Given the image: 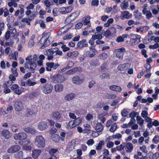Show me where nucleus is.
Instances as JSON below:
<instances>
[{
  "label": "nucleus",
  "mask_w": 159,
  "mask_h": 159,
  "mask_svg": "<svg viewBox=\"0 0 159 159\" xmlns=\"http://www.w3.org/2000/svg\"><path fill=\"white\" fill-rule=\"evenodd\" d=\"M38 59V56L36 55H34L33 56L30 55L26 58V62L25 64V67L26 69H28L34 73L37 65L36 61Z\"/></svg>",
  "instance_id": "nucleus-1"
},
{
  "label": "nucleus",
  "mask_w": 159,
  "mask_h": 159,
  "mask_svg": "<svg viewBox=\"0 0 159 159\" xmlns=\"http://www.w3.org/2000/svg\"><path fill=\"white\" fill-rule=\"evenodd\" d=\"M34 143L37 148H43L45 146V140L42 135H38L35 138Z\"/></svg>",
  "instance_id": "nucleus-2"
},
{
  "label": "nucleus",
  "mask_w": 159,
  "mask_h": 159,
  "mask_svg": "<svg viewBox=\"0 0 159 159\" xmlns=\"http://www.w3.org/2000/svg\"><path fill=\"white\" fill-rule=\"evenodd\" d=\"M43 36L39 41V43H40V42H41V40H42L43 36L46 37H47V38L45 40V42H44L43 44L41 47V49H43L46 47L48 46L49 45H50L51 43L53 42V39L50 37V33L44 32L43 34Z\"/></svg>",
  "instance_id": "nucleus-3"
},
{
  "label": "nucleus",
  "mask_w": 159,
  "mask_h": 159,
  "mask_svg": "<svg viewBox=\"0 0 159 159\" xmlns=\"http://www.w3.org/2000/svg\"><path fill=\"white\" fill-rule=\"evenodd\" d=\"M52 78V82L55 84L62 83L66 79L65 76L59 73L53 75Z\"/></svg>",
  "instance_id": "nucleus-4"
},
{
  "label": "nucleus",
  "mask_w": 159,
  "mask_h": 159,
  "mask_svg": "<svg viewBox=\"0 0 159 159\" xmlns=\"http://www.w3.org/2000/svg\"><path fill=\"white\" fill-rule=\"evenodd\" d=\"M41 88L43 93L45 94H48L51 92L53 88L51 84H47L41 86Z\"/></svg>",
  "instance_id": "nucleus-5"
},
{
  "label": "nucleus",
  "mask_w": 159,
  "mask_h": 159,
  "mask_svg": "<svg viewBox=\"0 0 159 159\" xmlns=\"http://www.w3.org/2000/svg\"><path fill=\"white\" fill-rule=\"evenodd\" d=\"M13 105L15 111H20L24 108V105L22 102L19 100L15 101L13 102Z\"/></svg>",
  "instance_id": "nucleus-6"
},
{
  "label": "nucleus",
  "mask_w": 159,
  "mask_h": 159,
  "mask_svg": "<svg viewBox=\"0 0 159 159\" xmlns=\"http://www.w3.org/2000/svg\"><path fill=\"white\" fill-rule=\"evenodd\" d=\"M75 14L76 12L70 15L65 20V23L66 24V25L64 26V28H66V30L70 29L73 26V23H71V21L72 20L71 18V17L72 16H75Z\"/></svg>",
  "instance_id": "nucleus-7"
},
{
  "label": "nucleus",
  "mask_w": 159,
  "mask_h": 159,
  "mask_svg": "<svg viewBox=\"0 0 159 159\" xmlns=\"http://www.w3.org/2000/svg\"><path fill=\"white\" fill-rule=\"evenodd\" d=\"M27 136L26 133L24 132H21L15 134L13 136V138L16 140H23L25 139Z\"/></svg>",
  "instance_id": "nucleus-8"
},
{
  "label": "nucleus",
  "mask_w": 159,
  "mask_h": 159,
  "mask_svg": "<svg viewBox=\"0 0 159 159\" xmlns=\"http://www.w3.org/2000/svg\"><path fill=\"white\" fill-rule=\"evenodd\" d=\"M56 51H54L53 48H51L50 49H48L47 50L44 52V54L47 56L48 57L47 59L48 60H52L53 58V54L55 53Z\"/></svg>",
  "instance_id": "nucleus-9"
},
{
  "label": "nucleus",
  "mask_w": 159,
  "mask_h": 159,
  "mask_svg": "<svg viewBox=\"0 0 159 159\" xmlns=\"http://www.w3.org/2000/svg\"><path fill=\"white\" fill-rule=\"evenodd\" d=\"M46 70L48 71H51L52 68L53 70H55L59 66L58 64H54V62H47L46 64Z\"/></svg>",
  "instance_id": "nucleus-10"
},
{
  "label": "nucleus",
  "mask_w": 159,
  "mask_h": 159,
  "mask_svg": "<svg viewBox=\"0 0 159 159\" xmlns=\"http://www.w3.org/2000/svg\"><path fill=\"white\" fill-rule=\"evenodd\" d=\"M95 126V129L97 132H100L102 131L104 128L103 125L100 122H98L96 120L93 121V122Z\"/></svg>",
  "instance_id": "nucleus-11"
},
{
  "label": "nucleus",
  "mask_w": 159,
  "mask_h": 159,
  "mask_svg": "<svg viewBox=\"0 0 159 159\" xmlns=\"http://www.w3.org/2000/svg\"><path fill=\"white\" fill-rule=\"evenodd\" d=\"M20 149V146L18 145H13L7 150V152L9 153H14L19 151Z\"/></svg>",
  "instance_id": "nucleus-12"
},
{
  "label": "nucleus",
  "mask_w": 159,
  "mask_h": 159,
  "mask_svg": "<svg viewBox=\"0 0 159 159\" xmlns=\"http://www.w3.org/2000/svg\"><path fill=\"white\" fill-rule=\"evenodd\" d=\"M71 80L73 83L76 84H81L84 81L83 79H80L79 76L76 75Z\"/></svg>",
  "instance_id": "nucleus-13"
},
{
  "label": "nucleus",
  "mask_w": 159,
  "mask_h": 159,
  "mask_svg": "<svg viewBox=\"0 0 159 159\" xmlns=\"http://www.w3.org/2000/svg\"><path fill=\"white\" fill-rule=\"evenodd\" d=\"M48 127L47 123L46 121H41L38 125V128L41 131L46 130Z\"/></svg>",
  "instance_id": "nucleus-14"
},
{
  "label": "nucleus",
  "mask_w": 159,
  "mask_h": 159,
  "mask_svg": "<svg viewBox=\"0 0 159 159\" xmlns=\"http://www.w3.org/2000/svg\"><path fill=\"white\" fill-rule=\"evenodd\" d=\"M1 135L5 139H9L11 136V134L7 129H4L2 131Z\"/></svg>",
  "instance_id": "nucleus-15"
},
{
  "label": "nucleus",
  "mask_w": 159,
  "mask_h": 159,
  "mask_svg": "<svg viewBox=\"0 0 159 159\" xmlns=\"http://www.w3.org/2000/svg\"><path fill=\"white\" fill-rule=\"evenodd\" d=\"M20 10H18L15 12L14 16H18L19 13H20V15L22 16V17L23 16V15L24 14V10L23 8L24 6L23 5H20L19 6Z\"/></svg>",
  "instance_id": "nucleus-16"
},
{
  "label": "nucleus",
  "mask_w": 159,
  "mask_h": 159,
  "mask_svg": "<svg viewBox=\"0 0 159 159\" xmlns=\"http://www.w3.org/2000/svg\"><path fill=\"white\" fill-rule=\"evenodd\" d=\"M41 152V150L39 149H34L32 151V156L34 159L38 158Z\"/></svg>",
  "instance_id": "nucleus-17"
},
{
  "label": "nucleus",
  "mask_w": 159,
  "mask_h": 159,
  "mask_svg": "<svg viewBox=\"0 0 159 159\" xmlns=\"http://www.w3.org/2000/svg\"><path fill=\"white\" fill-rule=\"evenodd\" d=\"M129 65L128 64H120L117 67V69L120 71H125L129 68Z\"/></svg>",
  "instance_id": "nucleus-18"
},
{
  "label": "nucleus",
  "mask_w": 159,
  "mask_h": 159,
  "mask_svg": "<svg viewBox=\"0 0 159 159\" xmlns=\"http://www.w3.org/2000/svg\"><path fill=\"white\" fill-rule=\"evenodd\" d=\"M75 145V141L74 140H72L71 142L68 143L67 146V149L69 151H71L74 149Z\"/></svg>",
  "instance_id": "nucleus-19"
},
{
  "label": "nucleus",
  "mask_w": 159,
  "mask_h": 159,
  "mask_svg": "<svg viewBox=\"0 0 159 159\" xmlns=\"http://www.w3.org/2000/svg\"><path fill=\"white\" fill-rule=\"evenodd\" d=\"M54 90L57 92H61L63 89V85L61 84L55 85L54 87Z\"/></svg>",
  "instance_id": "nucleus-20"
},
{
  "label": "nucleus",
  "mask_w": 159,
  "mask_h": 159,
  "mask_svg": "<svg viewBox=\"0 0 159 159\" xmlns=\"http://www.w3.org/2000/svg\"><path fill=\"white\" fill-rule=\"evenodd\" d=\"M24 130L26 133L31 134H35L36 133V130L30 127L24 128Z\"/></svg>",
  "instance_id": "nucleus-21"
},
{
  "label": "nucleus",
  "mask_w": 159,
  "mask_h": 159,
  "mask_svg": "<svg viewBox=\"0 0 159 159\" xmlns=\"http://www.w3.org/2000/svg\"><path fill=\"white\" fill-rule=\"evenodd\" d=\"M86 42L85 39H83L79 42L77 44V47L80 48L88 47V44Z\"/></svg>",
  "instance_id": "nucleus-22"
},
{
  "label": "nucleus",
  "mask_w": 159,
  "mask_h": 159,
  "mask_svg": "<svg viewBox=\"0 0 159 159\" xmlns=\"http://www.w3.org/2000/svg\"><path fill=\"white\" fill-rule=\"evenodd\" d=\"M120 6L122 10H125L129 6V3L128 2L123 1L120 4Z\"/></svg>",
  "instance_id": "nucleus-23"
},
{
  "label": "nucleus",
  "mask_w": 159,
  "mask_h": 159,
  "mask_svg": "<svg viewBox=\"0 0 159 159\" xmlns=\"http://www.w3.org/2000/svg\"><path fill=\"white\" fill-rule=\"evenodd\" d=\"M35 38V35L33 34L31 36L30 40L28 42V46L29 47H33L34 44V39Z\"/></svg>",
  "instance_id": "nucleus-24"
},
{
  "label": "nucleus",
  "mask_w": 159,
  "mask_h": 159,
  "mask_svg": "<svg viewBox=\"0 0 159 159\" xmlns=\"http://www.w3.org/2000/svg\"><path fill=\"white\" fill-rule=\"evenodd\" d=\"M109 89L110 90L117 92H120L122 90V89L120 87L116 85L110 86Z\"/></svg>",
  "instance_id": "nucleus-25"
},
{
  "label": "nucleus",
  "mask_w": 159,
  "mask_h": 159,
  "mask_svg": "<svg viewBox=\"0 0 159 159\" xmlns=\"http://www.w3.org/2000/svg\"><path fill=\"white\" fill-rule=\"evenodd\" d=\"M75 97V94L74 93H70L67 94L65 97V99L66 101L72 100Z\"/></svg>",
  "instance_id": "nucleus-26"
},
{
  "label": "nucleus",
  "mask_w": 159,
  "mask_h": 159,
  "mask_svg": "<svg viewBox=\"0 0 159 159\" xmlns=\"http://www.w3.org/2000/svg\"><path fill=\"white\" fill-rule=\"evenodd\" d=\"M123 16L126 19H128L132 16V15L127 11H125L121 12Z\"/></svg>",
  "instance_id": "nucleus-27"
},
{
  "label": "nucleus",
  "mask_w": 159,
  "mask_h": 159,
  "mask_svg": "<svg viewBox=\"0 0 159 159\" xmlns=\"http://www.w3.org/2000/svg\"><path fill=\"white\" fill-rule=\"evenodd\" d=\"M104 144V141L103 140H101L98 144L96 146L95 149L97 150H100L102 149V147Z\"/></svg>",
  "instance_id": "nucleus-28"
},
{
  "label": "nucleus",
  "mask_w": 159,
  "mask_h": 159,
  "mask_svg": "<svg viewBox=\"0 0 159 159\" xmlns=\"http://www.w3.org/2000/svg\"><path fill=\"white\" fill-rule=\"evenodd\" d=\"M136 120L137 123L141 127L143 126L144 120L140 116H137L136 117Z\"/></svg>",
  "instance_id": "nucleus-29"
},
{
  "label": "nucleus",
  "mask_w": 159,
  "mask_h": 159,
  "mask_svg": "<svg viewBox=\"0 0 159 159\" xmlns=\"http://www.w3.org/2000/svg\"><path fill=\"white\" fill-rule=\"evenodd\" d=\"M142 13L143 14L145 15L147 19H149L152 17V14L150 11H142Z\"/></svg>",
  "instance_id": "nucleus-30"
},
{
  "label": "nucleus",
  "mask_w": 159,
  "mask_h": 159,
  "mask_svg": "<svg viewBox=\"0 0 159 159\" xmlns=\"http://www.w3.org/2000/svg\"><path fill=\"white\" fill-rule=\"evenodd\" d=\"M34 113V110L32 109H27L25 112V116H32Z\"/></svg>",
  "instance_id": "nucleus-31"
},
{
  "label": "nucleus",
  "mask_w": 159,
  "mask_h": 159,
  "mask_svg": "<svg viewBox=\"0 0 159 159\" xmlns=\"http://www.w3.org/2000/svg\"><path fill=\"white\" fill-rule=\"evenodd\" d=\"M104 115L103 113L99 114L98 115V119L100 120L102 123H104L106 120L105 117H104Z\"/></svg>",
  "instance_id": "nucleus-32"
},
{
  "label": "nucleus",
  "mask_w": 159,
  "mask_h": 159,
  "mask_svg": "<svg viewBox=\"0 0 159 159\" xmlns=\"http://www.w3.org/2000/svg\"><path fill=\"white\" fill-rule=\"evenodd\" d=\"M76 125L73 120L70 121L68 124L67 127L68 129H71L76 126Z\"/></svg>",
  "instance_id": "nucleus-33"
},
{
  "label": "nucleus",
  "mask_w": 159,
  "mask_h": 159,
  "mask_svg": "<svg viewBox=\"0 0 159 159\" xmlns=\"http://www.w3.org/2000/svg\"><path fill=\"white\" fill-rule=\"evenodd\" d=\"M102 36L101 34H99L97 33H95V34L92 36L91 39L95 40L96 39H100L102 38Z\"/></svg>",
  "instance_id": "nucleus-34"
},
{
  "label": "nucleus",
  "mask_w": 159,
  "mask_h": 159,
  "mask_svg": "<svg viewBox=\"0 0 159 159\" xmlns=\"http://www.w3.org/2000/svg\"><path fill=\"white\" fill-rule=\"evenodd\" d=\"M23 152L22 151H20L15 154L14 155V157L16 159H20L23 157Z\"/></svg>",
  "instance_id": "nucleus-35"
},
{
  "label": "nucleus",
  "mask_w": 159,
  "mask_h": 159,
  "mask_svg": "<svg viewBox=\"0 0 159 159\" xmlns=\"http://www.w3.org/2000/svg\"><path fill=\"white\" fill-rule=\"evenodd\" d=\"M67 30L66 28H64V26L61 28L58 32L57 35L58 36H60L62 34H64L66 33Z\"/></svg>",
  "instance_id": "nucleus-36"
},
{
  "label": "nucleus",
  "mask_w": 159,
  "mask_h": 159,
  "mask_svg": "<svg viewBox=\"0 0 159 159\" xmlns=\"http://www.w3.org/2000/svg\"><path fill=\"white\" fill-rule=\"evenodd\" d=\"M53 117L56 119H59L61 117V115L58 112H55L52 114Z\"/></svg>",
  "instance_id": "nucleus-37"
},
{
  "label": "nucleus",
  "mask_w": 159,
  "mask_h": 159,
  "mask_svg": "<svg viewBox=\"0 0 159 159\" xmlns=\"http://www.w3.org/2000/svg\"><path fill=\"white\" fill-rule=\"evenodd\" d=\"M126 147L129 150V152H131L132 151L133 148V144L131 143H127L126 144Z\"/></svg>",
  "instance_id": "nucleus-38"
},
{
  "label": "nucleus",
  "mask_w": 159,
  "mask_h": 159,
  "mask_svg": "<svg viewBox=\"0 0 159 159\" xmlns=\"http://www.w3.org/2000/svg\"><path fill=\"white\" fill-rule=\"evenodd\" d=\"M109 74L107 73H103L100 76V78L101 79L104 80L106 79H109Z\"/></svg>",
  "instance_id": "nucleus-39"
},
{
  "label": "nucleus",
  "mask_w": 159,
  "mask_h": 159,
  "mask_svg": "<svg viewBox=\"0 0 159 159\" xmlns=\"http://www.w3.org/2000/svg\"><path fill=\"white\" fill-rule=\"evenodd\" d=\"M117 128V126L116 123H114L112 125L109 129L110 132H114L116 130Z\"/></svg>",
  "instance_id": "nucleus-40"
},
{
  "label": "nucleus",
  "mask_w": 159,
  "mask_h": 159,
  "mask_svg": "<svg viewBox=\"0 0 159 159\" xmlns=\"http://www.w3.org/2000/svg\"><path fill=\"white\" fill-rule=\"evenodd\" d=\"M122 137V134L119 133H116L112 136V137L113 139H118L121 138Z\"/></svg>",
  "instance_id": "nucleus-41"
},
{
  "label": "nucleus",
  "mask_w": 159,
  "mask_h": 159,
  "mask_svg": "<svg viewBox=\"0 0 159 159\" xmlns=\"http://www.w3.org/2000/svg\"><path fill=\"white\" fill-rule=\"evenodd\" d=\"M75 119L74 121L76 126L78 125L82 122V120L80 117H78L77 118H76Z\"/></svg>",
  "instance_id": "nucleus-42"
},
{
  "label": "nucleus",
  "mask_w": 159,
  "mask_h": 159,
  "mask_svg": "<svg viewBox=\"0 0 159 159\" xmlns=\"http://www.w3.org/2000/svg\"><path fill=\"white\" fill-rule=\"evenodd\" d=\"M14 18L12 15H9L8 16L7 21L8 23H10L11 22H12L14 21Z\"/></svg>",
  "instance_id": "nucleus-43"
},
{
  "label": "nucleus",
  "mask_w": 159,
  "mask_h": 159,
  "mask_svg": "<svg viewBox=\"0 0 159 159\" xmlns=\"http://www.w3.org/2000/svg\"><path fill=\"white\" fill-rule=\"evenodd\" d=\"M148 29L149 27L148 26H144L140 27L139 28H137L136 29V32H138L140 31L141 32H142L143 31V29L148 30Z\"/></svg>",
  "instance_id": "nucleus-44"
},
{
  "label": "nucleus",
  "mask_w": 159,
  "mask_h": 159,
  "mask_svg": "<svg viewBox=\"0 0 159 159\" xmlns=\"http://www.w3.org/2000/svg\"><path fill=\"white\" fill-rule=\"evenodd\" d=\"M90 17L89 16H87V17H86L84 19L83 22V24L84 25H88L90 22Z\"/></svg>",
  "instance_id": "nucleus-45"
},
{
  "label": "nucleus",
  "mask_w": 159,
  "mask_h": 159,
  "mask_svg": "<svg viewBox=\"0 0 159 159\" xmlns=\"http://www.w3.org/2000/svg\"><path fill=\"white\" fill-rule=\"evenodd\" d=\"M53 50L54 51H56L55 52L56 55H59L60 56L62 55V52L61 51L58 50V48H53Z\"/></svg>",
  "instance_id": "nucleus-46"
},
{
  "label": "nucleus",
  "mask_w": 159,
  "mask_h": 159,
  "mask_svg": "<svg viewBox=\"0 0 159 159\" xmlns=\"http://www.w3.org/2000/svg\"><path fill=\"white\" fill-rule=\"evenodd\" d=\"M30 143V141L29 139H27L24 141H20L19 142V143L20 144H25L28 145Z\"/></svg>",
  "instance_id": "nucleus-47"
},
{
  "label": "nucleus",
  "mask_w": 159,
  "mask_h": 159,
  "mask_svg": "<svg viewBox=\"0 0 159 159\" xmlns=\"http://www.w3.org/2000/svg\"><path fill=\"white\" fill-rule=\"evenodd\" d=\"M130 43L131 46H133L137 44L139 42L134 39H130Z\"/></svg>",
  "instance_id": "nucleus-48"
},
{
  "label": "nucleus",
  "mask_w": 159,
  "mask_h": 159,
  "mask_svg": "<svg viewBox=\"0 0 159 159\" xmlns=\"http://www.w3.org/2000/svg\"><path fill=\"white\" fill-rule=\"evenodd\" d=\"M114 145V143L111 141L108 142L106 143V147L108 148H112Z\"/></svg>",
  "instance_id": "nucleus-49"
},
{
  "label": "nucleus",
  "mask_w": 159,
  "mask_h": 159,
  "mask_svg": "<svg viewBox=\"0 0 159 159\" xmlns=\"http://www.w3.org/2000/svg\"><path fill=\"white\" fill-rule=\"evenodd\" d=\"M159 47V44L158 43H156L153 45H150L149 48L150 49H156Z\"/></svg>",
  "instance_id": "nucleus-50"
},
{
  "label": "nucleus",
  "mask_w": 159,
  "mask_h": 159,
  "mask_svg": "<svg viewBox=\"0 0 159 159\" xmlns=\"http://www.w3.org/2000/svg\"><path fill=\"white\" fill-rule=\"evenodd\" d=\"M106 97H107V98L108 99H111L112 98H114L116 97V95L112 93L110 94H106Z\"/></svg>",
  "instance_id": "nucleus-51"
},
{
  "label": "nucleus",
  "mask_w": 159,
  "mask_h": 159,
  "mask_svg": "<svg viewBox=\"0 0 159 159\" xmlns=\"http://www.w3.org/2000/svg\"><path fill=\"white\" fill-rule=\"evenodd\" d=\"M139 149L143 152L146 153H147V150L146 146L144 145H143L142 146L139 147Z\"/></svg>",
  "instance_id": "nucleus-52"
},
{
  "label": "nucleus",
  "mask_w": 159,
  "mask_h": 159,
  "mask_svg": "<svg viewBox=\"0 0 159 159\" xmlns=\"http://www.w3.org/2000/svg\"><path fill=\"white\" fill-rule=\"evenodd\" d=\"M141 14L138 11H136L134 12V16L137 19H139L141 16Z\"/></svg>",
  "instance_id": "nucleus-53"
},
{
  "label": "nucleus",
  "mask_w": 159,
  "mask_h": 159,
  "mask_svg": "<svg viewBox=\"0 0 159 159\" xmlns=\"http://www.w3.org/2000/svg\"><path fill=\"white\" fill-rule=\"evenodd\" d=\"M52 139L55 142H57L59 140V136L57 134H54L52 136Z\"/></svg>",
  "instance_id": "nucleus-54"
},
{
  "label": "nucleus",
  "mask_w": 159,
  "mask_h": 159,
  "mask_svg": "<svg viewBox=\"0 0 159 159\" xmlns=\"http://www.w3.org/2000/svg\"><path fill=\"white\" fill-rule=\"evenodd\" d=\"M26 84L29 86H32L36 84V82H33L30 80L29 79L27 80Z\"/></svg>",
  "instance_id": "nucleus-55"
},
{
  "label": "nucleus",
  "mask_w": 159,
  "mask_h": 159,
  "mask_svg": "<svg viewBox=\"0 0 159 159\" xmlns=\"http://www.w3.org/2000/svg\"><path fill=\"white\" fill-rule=\"evenodd\" d=\"M94 141L93 139H89L87 142V144L89 146H92L94 143Z\"/></svg>",
  "instance_id": "nucleus-56"
},
{
  "label": "nucleus",
  "mask_w": 159,
  "mask_h": 159,
  "mask_svg": "<svg viewBox=\"0 0 159 159\" xmlns=\"http://www.w3.org/2000/svg\"><path fill=\"white\" fill-rule=\"evenodd\" d=\"M108 55L107 53H103L100 56V58L103 60H105L107 59Z\"/></svg>",
  "instance_id": "nucleus-57"
},
{
  "label": "nucleus",
  "mask_w": 159,
  "mask_h": 159,
  "mask_svg": "<svg viewBox=\"0 0 159 159\" xmlns=\"http://www.w3.org/2000/svg\"><path fill=\"white\" fill-rule=\"evenodd\" d=\"M31 19L30 18H23L22 19V21L26 23L28 25H30V22Z\"/></svg>",
  "instance_id": "nucleus-58"
},
{
  "label": "nucleus",
  "mask_w": 159,
  "mask_h": 159,
  "mask_svg": "<svg viewBox=\"0 0 159 159\" xmlns=\"http://www.w3.org/2000/svg\"><path fill=\"white\" fill-rule=\"evenodd\" d=\"M113 122L112 119H110L107 121L106 126L108 127H110L113 124Z\"/></svg>",
  "instance_id": "nucleus-59"
},
{
  "label": "nucleus",
  "mask_w": 159,
  "mask_h": 159,
  "mask_svg": "<svg viewBox=\"0 0 159 159\" xmlns=\"http://www.w3.org/2000/svg\"><path fill=\"white\" fill-rule=\"evenodd\" d=\"M110 30L111 34L112 35H114L116 33V29L113 27H111L109 28Z\"/></svg>",
  "instance_id": "nucleus-60"
},
{
  "label": "nucleus",
  "mask_w": 159,
  "mask_h": 159,
  "mask_svg": "<svg viewBox=\"0 0 159 159\" xmlns=\"http://www.w3.org/2000/svg\"><path fill=\"white\" fill-rule=\"evenodd\" d=\"M74 73L77 72H81V68L80 67H75L72 69Z\"/></svg>",
  "instance_id": "nucleus-61"
},
{
  "label": "nucleus",
  "mask_w": 159,
  "mask_h": 159,
  "mask_svg": "<svg viewBox=\"0 0 159 159\" xmlns=\"http://www.w3.org/2000/svg\"><path fill=\"white\" fill-rule=\"evenodd\" d=\"M153 142L155 143H157L159 142V136L156 135L152 139Z\"/></svg>",
  "instance_id": "nucleus-62"
},
{
  "label": "nucleus",
  "mask_w": 159,
  "mask_h": 159,
  "mask_svg": "<svg viewBox=\"0 0 159 159\" xmlns=\"http://www.w3.org/2000/svg\"><path fill=\"white\" fill-rule=\"evenodd\" d=\"M124 55V53H120L117 52L116 53V56L119 59H122Z\"/></svg>",
  "instance_id": "nucleus-63"
},
{
  "label": "nucleus",
  "mask_w": 159,
  "mask_h": 159,
  "mask_svg": "<svg viewBox=\"0 0 159 159\" xmlns=\"http://www.w3.org/2000/svg\"><path fill=\"white\" fill-rule=\"evenodd\" d=\"M38 95V94L37 92H34L29 94V97L31 98L36 97Z\"/></svg>",
  "instance_id": "nucleus-64"
}]
</instances>
